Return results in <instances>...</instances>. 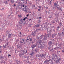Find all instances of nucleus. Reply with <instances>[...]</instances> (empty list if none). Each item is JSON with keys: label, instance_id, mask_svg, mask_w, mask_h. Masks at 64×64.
Returning a JSON list of instances; mask_svg holds the SVG:
<instances>
[{"label": "nucleus", "instance_id": "obj_1", "mask_svg": "<svg viewBox=\"0 0 64 64\" xmlns=\"http://www.w3.org/2000/svg\"><path fill=\"white\" fill-rule=\"evenodd\" d=\"M47 30H48V32L49 34V36L48 34H45V36H44V38H43V39L44 40H46L48 37H49L50 36V35L51 34L52 32V30L50 29H48Z\"/></svg>", "mask_w": 64, "mask_h": 64}, {"label": "nucleus", "instance_id": "obj_2", "mask_svg": "<svg viewBox=\"0 0 64 64\" xmlns=\"http://www.w3.org/2000/svg\"><path fill=\"white\" fill-rule=\"evenodd\" d=\"M37 33V30L36 29H35V30L34 32H33L32 34V35H33V36H34L35 34Z\"/></svg>", "mask_w": 64, "mask_h": 64}, {"label": "nucleus", "instance_id": "obj_3", "mask_svg": "<svg viewBox=\"0 0 64 64\" xmlns=\"http://www.w3.org/2000/svg\"><path fill=\"white\" fill-rule=\"evenodd\" d=\"M52 44H53V42H52V41H49L48 42V45H49L50 46H51L52 47L53 46Z\"/></svg>", "mask_w": 64, "mask_h": 64}, {"label": "nucleus", "instance_id": "obj_4", "mask_svg": "<svg viewBox=\"0 0 64 64\" xmlns=\"http://www.w3.org/2000/svg\"><path fill=\"white\" fill-rule=\"evenodd\" d=\"M54 5L55 7H57V8H58L60 7V6L58 5H57V4L56 3V2H55L54 4Z\"/></svg>", "mask_w": 64, "mask_h": 64}, {"label": "nucleus", "instance_id": "obj_5", "mask_svg": "<svg viewBox=\"0 0 64 64\" xmlns=\"http://www.w3.org/2000/svg\"><path fill=\"white\" fill-rule=\"evenodd\" d=\"M44 46H45L44 44L42 45L40 47V49H43V48L44 47Z\"/></svg>", "mask_w": 64, "mask_h": 64}, {"label": "nucleus", "instance_id": "obj_6", "mask_svg": "<svg viewBox=\"0 0 64 64\" xmlns=\"http://www.w3.org/2000/svg\"><path fill=\"white\" fill-rule=\"evenodd\" d=\"M36 44H32V45L31 47L32 48H34V47H36Z\"/></svg>", "mask_w": 64, "mask_h": 64}, {"label": "nucleus", "instance_id": "obj_7", "mask_svg": "<svg viewBox=\"0 0 64 64\" xmlns=\"http://www.w3.org/2000/svg\"><path fill=\"white\" fill-rule=\"evenodd\" d=\"M40 57H41V58L45 57V54H42L41 55V54H40Z\"/></svg>", "mask_w": 64, "mask_h": 64}, {"label": "nucleus", "instance_id": "obj_8", "mask_svg": "<svg viewBox=\"0 0 64 64\" xmlns=\"http://www.w3.org/2000/svg\"><path fill=\"white\" fill-rule=\"evenodd\" d=\"M12 36H13V34H9L8 35V37L9 38H11Z\"/></svg>", "mask_w": 64, "mask_h": 64}, {"label": "nucleus", "instance_id": "obj_9", "mask_svg": "<svg viewBox=\"0 0 64 64\" xmlns=\"http://www.w3.org/2000/svg\"><path fill=\"white\" fill-rule=\"evenodd\" d=\"M22 53H21L22 55L24 56V54L25 53V52L24 51V50H22Z\"/></svg>", "mask_w": 64, "mask_h": 64}, {"label": "nucleus", "instance_id": "obj_10", "mask_svg": "<svg viewBox=\"0 0 64 64\" xmlns=\"http://www.w3.org/2000/svg\"><path fill=\"white\" fill-rule=\"evenodd\" d=\"M34 52H31V53H30V55H31V56H33L34 55Z\"/></svg>", "mask_w": 64, "mask_h": 64}, {"label": "nucleus", "instance_id": "obj_11", "mask_svg": "<svg viewBox=\"0 0 64 64\" xmlns=\"http://www.w3.org/2000/svg\"><path fill=\"white\" fill-rule=\"evenodd\" d=\"M42 37H43V36L41 35V36H40L38 38V39H42Z\"/></svg>", "mask_w": 64, "mask_h": 64}, {"label": "nucleus", "instance_id": "obj_12", "mask_svg": "<svg viewBox=\"0 0 64 64\" xmlns=\"http://www.w3.org/2000/svg\"><path fill=\"white\" fill-rule=\"evenodd\" d=\"M23 10H24V11H25V12H27V10H26V9L25 8H23Z\"/></svg>", "mask_w": 64, "mask_h": 64}, {"label": "nucleus", "instance_id": "obj_13", "mask_svg": "<svg viewBox=\"0 0 64 64\" xmlns=\"http://www.w3.org/2000/svg\"><path fill=\"white\" fill-rule=\"evenodd\" d=\"M40 26V24H36L35 25V26L37 28H38Z\"/></svg>", "mask_w": 64, "mask_h": 64}, {"label": "nucleus", "instance_id": "obj_14", "mask_svg": "<svg viewBox=\"0 0 64 64\" xmlns=\"http://www.w3.org/2000/svg\"><path fill=\"white\" fill-rule=\"evenodd\" d=\"M58 10H61V11H62V9L61 8H58Z\"/></svg>", "mask_w": 64, "mask_h": 64}, {"label": "nucleus", "instance_id": "obj_15", "mask_svg": "<svg viewBox=\"0 0 64 64\" xmlns=\"http://www.w3.org/2000/svg\"><path fill=\"white\" fill-rule=\"evenodd\" d=\"M42 42V40H40L38 41V43L39 44H41V43Z\"/></svg>", "mask_w": 64, "mask_h": 64}, {"label": "nucleus", "instance_id": "obj_16", "mask_svg": "<svg viewBox=\"0 0 64 64\" xmlns=\"http://www.w3.org/2000/svg\"><path fill=\"white\" fill-rule=\"evenodd\" d=\"M50 61H51V60H50L49 59V60H45L44 61V62H45V63L46 62H49Z\"/></svg>", "mask_w": 64, "mask_h": 64}, {"label": "nucleus", "instance_id": "obj_17", "mask_svg": "<svg viewBox=\"0 0 64 64\" xmlns=\"http://www.w3.org/2000/svg\"><path fill=\"white\" fill-rule=\"evenodd\" d=\"M23 55H22V54L21 53L19 54V56H20V57H22V56L23 57V56H23Z\"/></svg>", "mask_w": 64, "mask_h": 64}, {"label": "nucleus", "instance_id": "obj_18", "mask_svg": "<svg viewBox=\"0 0 64 64\" xmlns=\"http://www.w3.org/2000/svg\"><path fill=\"white\" fill-rule=\"evenodd\" d=\"M36 57H40V55L39 54H37L36 55Z\"/></svg>", "mask_w": 64, "mask_h": 64}, {"label": "nucleus", "instance_id": "obj_19", "mask_svg": "<svg viewBox=\"0 0 64 64\" xmlns=\"http://www.w3.org/2000/svg\"><path fill=\"white\" fill-rule=\"evenodd\" d=\"M26 19H28V18H27V17L24 18L23 19V20H24V21H25V20H26Z\"/></svg>", "mask_w": 64, "mask_h": 64}, {"label": "nucleus", "instance_id": "obj_20", "mask_svg": "<svg viewBox=\"0 0 64 64\" xmlns=\"http://www.w3.org/2000/svg\"><path fill=\"white\" fill-rule=\"evenodd\" d=\"M46 24L47 25H49V23L48 22H46Z\"/></svg>", "mask_w": 64, "mask_h": 64}, {"label": "nucleus", "instance_id": "obj_21", "mask_svg": "<svg viewBox=\"0 0 64 64\" xmlns=\"http://www.w3.org/2000/svg\"><path fill=\"white\" fill-rule=\"evenodd\" d=\"M39 30H43V28H41L39 29Z\"/></svg>", "mask_w": 64, "mask_h": 64}, {"label": "nucleus", "instance_id": "obj_22", "mask_svg": "<svg viewBox=\"0 0 64 64\" xmlns=\"http://www.w3.org/2000/svg\"><path fill=\"white\" fill-rule=\"evenodd\" d=\"M35 52H38V50H37V49H35Z\"/></svg>", "mask_w": 64, "mask_h": 64}, {"label": "nucleus", "instance_id": "obj_23", "mask_svg": "<svg viewBox=\"0 0 64 64\" xmlns=\"http://www.w3.org/2000/svg\"><path fill=\"white\" fill-rule=\"evenodd\" d=\"M58 60V61H59V62H60V60H61V58H59Z\"/></svg>", "mask_w": 64, "mask_h": 64}, {"label": "nucleus", "instance_id": "obj_24", "mask_svg": "<svg viewBox=\"0 0 64 64\" xmlns=\"http://www.w3.org/2000/svg\"><path fill=\"white\" fill-rule=\"evenodd\" d=\"M31 62H29V61L28 60V64H31Z\"/></svg>", "mask_w": 64, "mask_h": 64}, {"label": "nucleus", "instance_id": "obj_25", "mask_svg": "<svg viewBox=\"0 0 64 64\" xmlns=\"http://www.w3.org/2000/svg\"><path fill=\"white\" fill-rule=\"evenodd\" d=\"M60 26H62V23H60Z\"/></svg>", "mask_w": 64, "mask_h": 64}, {"label": "nucleus", "instance_id": "obj_26", "mask_svg": "<svg viewBox=\"0 0 64 64\" xmlns=\"http://www.w3.org/2000/svg\"><path fill=\"white\" fill-rule=\"evenodd\" d=\"M56 63H58V62H59V60H56Z\"/></svg>", "mask_w": 64, "mask_h": 64}, {"label": "nucleus", "instance_id": "obj_27", "mask_svg": "<svg viewBox=\"0 0 64 64\" xmlns=\"http://www.w3.org/2000/svg\"><path fill=\"white\" fill-rule=\"evenodd\" d=\"M41 10V9L40 8H39V9H38V11H40V10Z\"/></svg>", "mask_w": 64, "mask_h": 64}, {"label": "nucleus", "instance_id": "obj_28", "mask_svg": "<svg viewBox=\"0 0 64 64\" xmlns=\"http://www.w3.org/2000/svg\"><path fill=\"white\" fill-rule=\"evenodd\" d=\"M58 35L59 36H61V34L60 33H58Z\"/></svg>", "mask_w": 64, "mask_h": 64}, {"label": "nucleus", "instance_id": "obj_29", "mask_svg": "<svg viewBox=\"0 0 64 64\" xmlns=\"http://www.w3.org/2000/svg\"><path fill=\"white\" fill-rule=\"evenodd\" d=\"M41 7L42 6H38V8H41Z\"/></svg>", "mask_w": 64, "mask_h": 64}, {"label": "nucleus", "instance_id": "obj_30", "mask_svg": "<svg viewBox=\"0 0 64 64\" xmlns=\"http://www.w3.org/2000/svg\"><path fill=\"white\" fill-rule=\"evenodd\" d=\"M55 36V35L54 34H53L52 35V37H53V38H54V37Z\"/></svg>", "mask_w": 64, "mask_h": 64}, {"label": "nucleus", "instance_id": "obj_31", "mask_svg": "<svg viewBox=\"0 0 64 64\" xmlns=\"http://www.w3.org/2000/svg\"><path fill=\"white\" fill-rule=\"evenodd\" d=\"M18 17H21V15H18Z\"/></svg>", "mask_w": 64, "mask_h": 64}, {"label": "nucleus", "instance_id": "obj_32", "mask_svg": "<svg viewBox=\"0 0 64 64\" xmlns=\"http://www.w3.org/2000/svg\"><path fill=\"white\" fill-rule=\"evenodd\" d=\"M57 29H59V28H60V27L58 26V27H57Z\"/></svg>", "mask_w": 64, "mask_h": 64}, {"label": "nucleus", "instance_id": "obj_33", "mask_svg": "<svg viewBox=\"0 0 64 64\" xmlns=\"http://www.w3.org/2000/svg\"><path fill=\"white\" fill-rule=\"evenodd\" d=\"M62 34H64V31L62 30Z\"/></svg>", "mask_w": 64, "mask_h": 64}, {"label": "nucleus", "instance_id": "obj_34", "mask_svg": "<svg viewBox=\"0 0 64 64\" xmlns=\"http://www.w3.org/2000/svg\"><path fill=\"white\" fill-rule=\"evenodd\" d=\"M23 43V42H22L21 41H20V43Z\"/></svg>", "mask_w": 64, "mask_h": 64}, {"label": "nucleus", "instance_id": "obj_35", "mask_svg": "<svg viewBox=\"0 0 64 64\" xmlns=\"http://www.w3.org/2000/svg\"><path fill=\"white\" fill-rule=\"evenodd\" d=\"M4 3H5V4H7V2L6 1H5L4 2Z\"/></svg>", "mask_w": 64, "mask_h": 64}, {"label": "nucleus", "instance_id": "obj_36", "mask_svg": "<svg viewBox=\"0 0 64 64\" xmlns=\"http://www.w3.org/2000/svg\"><path fill=\"white\" fill-rule=\"evenodd\" d=\"M3 56H1V59H3Z\"/></svg>", "mask_w": 64, "mask_h": 64}, {"label": "nucleus", "instance_id": "obj_37", "mask_svg": "<svg viewBox=\"0 0 64 64\" xmlns=\"http://www.w3.org/2000/svg\"><path fill=\"white\" fill-rule=\"evenodd\" d=\"M40 22H41L40 20H38V23H40Z\"/></svg>", "mask_w": 64, "mask_h": 64}, {"label": "nucleus", "instance_id": "obj_38", "mask_svg": "<svg viewBox=\"0 0 64 64\" xmlns=\"http://www.w3.org/2000/svg\"><path fill=\"white\" fill-rule=\"evenodd\" d=\"M8 45V43H7V44H6V46Z\"/></svg>", "mask_w": 64, "mask_h": 64}, {"label": "nucleus", "instance_id": "obj_39", "mask_svg": "<svg viewBox=\"0 0 64 64\" xmlns=\"http://www.w3.org/2000/svg\"><path fill=\"white\" fill-rule=\"evenodd\" d=\"M0 41L1 42H2V40H1V39H0Z\"/></svg>", "mask_w": 64, "mask_h": 64}, {"label": "nucleus", "instance_id": "obj_40", "mask_svg": "<svg viewBox=\"0 0 64 64\" xmlns=\"http://www.w3.org/2000/svg\"><path fill=\"white\" fill-rule=\"evenodd\" d=\"M11 2H12V3H13V2H14V1H12L11 0Z\"/></svg>", "mask_w": 64, "mask_h": 64}, {"label": "nucleus", "instance_id": "obj_41", "mask_svg": "<svg viewBox=\"0 0 64 64\" xmlns=\"http://www.w3.org/2000/svg\"><path fill=\"white\" fill-rule=\"evenodd\" d=\"M62 52H64V50H62Z\"/></svg>", "mask_w": 64, "mask_h": 64}, {"label": "nucleus", "instance_id": "obj_42", "mask_svg": "<svg viewBox=\"0 0 64 64\" xmlns=\"http://www.w3.org/2000/svg\"><path fill=\"white\" fill-rule=\"evenodd\" d=\"M54 50H56V48H54Z\"/></svg>", "mask_w": 64, "mask_h": 64}, {"label": "nucleus", "instance_id": "obj_43", "mask_svg": "<svg viewBox=\"0 0 64 64\" xmlns=\"http://www.w3.org/2000/svg\"><path fill=\"white\" fill-rule=\"evenodd\" d=\"M46 9H48V7H47V6H46Z\"/></svg>", "mask_w": 64, "mask_h": 64}, {"label": "nucleus", "instance_id": "obj_44", "mask_svg": "<svg viewBox=\"0 0 64 64\" xmlns=\"http://www.w3.org/2000/svg\"><path fill=\"white\" fill-rule=\"evenodd\" d=\"M8 56H11V55H10V54H9Z\"/></svg>", "mask_w": 64, "mask_h": 64}, {"label": "nucleus", "instance_id": "obj_45", "mask_svg": "<svg viewBox=\"0 0 64 64\" xmlns=\"http://www.w3.org/2000/svg\"><path fill=\"white\" fill-rule=\"evenodd\" d=\"M22 23H24V22L23 21H22Z\"/></svg>", "mask_w": 64, "mask_h": 64}, {"label": "nucleus", "instance_id": "obj_46", "mask_svg": "<svg viewBox=\"0 0 64 64\" xmlns=\"http://www.w3.org/2000/svg\"><path fill=\"white\" fill-rule=\"evenodd\" d=\"M59 52H60V51H59L58 53V54L59 55V54H59Z\"/></svg>", "mask_w": 64, "mask_h": 64}, {"label": "nucleus", "instance_id": "obj_47", "mask_svg": "<svg viewBox=\"0 0 64 64\" xmlns=\"http://www.w3.org/2000/svg\"><path fill=\"white\" fill-rule=\"evenodd\" d=\"M46 14H47V11H46Z\"/></svg>", "mask_w": 64, "mask_h": 64}, {"label": "nucleus", "instance_id": "obj_48", "mask_svg": "<svg viewBox=\"0 0 64 64\" xmlns=\"http://www.w3.org/2000/svg\"><path fill=\"white\" fill-rule=\"evenodd\" d=\"M24 25H25V22H24Z\"/></svg>", "mask_w": 64, "mask_h": 64}, {"label": "nucleus", "instance_id": "obj_49", "mask_svg": "<svg viewBox=\"0 0 64 64\" xmlns=\"http://www.w3.org/2000/svg\"><path fill=\"white\" fill-rule=\"evenodd\" d=\"M32 39H31L30 40V41H32Z\"/></svg>", "mask_w": 64, "mask_h": 64}, {"label": "nucleus", "instance_id": "obj_50", "mask_svg": "<svg viewBox=\"0 0 64 64\" xmlns=\"http://www.w3.org/2000/svg\"><path fill=\"white\" fill-rule=\"evenodd\" d=\"M14 6H16V4H14Z\"/></svg>", "mask_w": 64, "mask_h": 64}, {"label": "nucleus", "instance_id": "obj_51", "mask_svg": "<svg viewBox=\"0 0 64 64\" xmlns=\"http://www.w3.org/2000/svg\"><path fill=\"white\" fill-rule=\"evenodd\" d=\"M52 24H54V22H52Z\"/></svg>", "mask_w": 64, "mask_h": 64}, {"label": "nucleus", "instance_id": "obj_52", "mask_svg": "<svg viewBox=\"0 0 64 64\" xmlns=\"http://www.w3.org/2000/svg\"><path fill=\"white\" fill-rule=\"evenodd\" d=\"M53 56H55V54H53Z\"/></svg>", "mask_w": 64, "mask_h": 64}, {"label": "nucleus", "instance_id": "obj_53", "mask_svg": "<svg viewBox=\"0 0 64 64\" xmlns=\"http://www.w3.org/2000/svg\"><path fill=\"white\" fill-rule=\"evenodd\" d=\"M22 41H23V42H24V39L22 40Z\"/></svg>", "mask_w": 64, "mask_h": 64}, {"label": "nucleus", "instance_id": "obj_54", "mask_svg": "<svg viewBox=\"0 0 64 64\" xmlns=\"http://www.w3.org/2000/svg\"><path fill=\"white\" fill-rule=\"evenodd\" d=\"M4 9V8H2V10H3Z\"/></svg>", "mask_w": 64, "mask_h": 64}, {"label": "nucleus", "instance_id": "obj_55", "mask_svg": "<svg viewBox=\"0 0 64 64\" xmlns=\"http://www.w3.org/2000/svg\"><path fill=\"white\" fill-rule=\"evenodd\" d=\"M39 18H40V19H41V17H39Z\"/></svg>", "mask_w": 64, "mask_h": 64}, {"label": "nucleus", "instance_id": "obj_56", "mask_svg": "<svg viewBox=\"0 0 64 64\" xmlns=\"http://www.w3.org/2000/svg\"><path fill=\"white\" fill-rule=\"evenodd\" d=\"M29 16V14H28V15H27V16Z\"/></svg>", "mask_w": 64, "mask_h": 64}, {"label": "nucleus", "instance_id": "obj_57", "mask_svg": "<svg viewBox=\"0 0 64 64\" xmlns=\"http://www.w3.org/2000/svg\"><path fill=\"white\" fill-rule=\"evenodd\" d=\"M4 48H5L6 47V46H4Z\"/></svg>", "mask_w": 64, "mask_h": 64}, {"label": "nucleus", "instance_id": "obj_58", "mask_svg": "<svg viewBox=\"0 0 64 64\" xmlns=\"http://www.w3.org/2000/svg\"><path fill=\"white\" fill-rule=\"evenodd\" d=\"M24 5H25L24 4L23 6V7H24Z\"/></svg>", "mask_w": 64, "mask_h": 64}, {"label": "nucleus", "instance_id": "obj_59", "mask_svg": "<svg viewBox=\"0 0 64 64\" xmlns=\"http://www.w3.org/2000/svg\"><path fill=\"white\" fill-rule=\"evenodd\" d=\"M1 52L0 50V53Z\"/></svg>", "mask_w": 64, "mask_h": 64}, {"label": "nucleus", "instance_id": "obj_60", "mask_svg": "<svg viewBox=\"0 0 64 64\" xmlns=\"http://www.w3.org/2000/svg\"><path fill=\"white\" fill-rule=\"evenodd\" d=\"M50 18H51V17H50Z\"/></svg>", "mask_w": 64, "mask_h": 64}, {"label": "nucleus", "instance_id": "obj_61", "mask_svg": "<svg viewBox=\"0 0 64 64\" xmlns=\"http://www.w3.org/2000/svg\"><path fill=\"white\" fill-rule=\"evenodd\" d=\"M2 47V46H0V48H1Z\"/></svg>", "mask_w": 64, "mask_h": 64}, {"label": "nucleus", "instance_id": "obj_62", "mask_svg": "<svg viewBox=\"0 0 64 64\" xmlns=\"http://www.w3.org/2000/svg\"><path fill=\"white\" fill-rule=\"evenodd\" d=\"M29 40V39H27V40Z\"/></svg>", "mask_w": 64, "mask_h": 64}, {"label": "nucleus", "instance_id": "obj_63", "mask_svg": "<svg viewBox=\"0 0 64 64\" xmlns=\"http://www.w3.org/2000/svg\"><path fill=\"white\" fill-rule=\"evenodd\" d=\"M6 33H8V32H7H7H6Z\"/></svg>", "mask_w": 64, "mask_h": 64}, {"label": "nucleus", "instance_id": "obj_64", "mask_svg": "<svg viewBox=\"0 0 64 64\" xmlns=\"http://www.w3.org/2000/svg\"><path fill=\"white\" fill-rule=\"evenodd\" d=\"M31 19H30V20H31Z\"/></svg>", "mask_w": 64, "mask_h": 64}]
</instances>
